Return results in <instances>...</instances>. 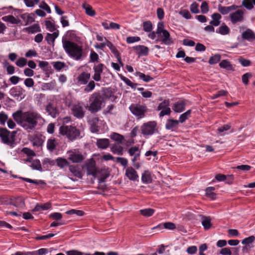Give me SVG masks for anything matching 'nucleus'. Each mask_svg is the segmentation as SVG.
I'll return each mask as SVG.
<instances>
[{
	"label": "nucleus",
	"instance_id": "obj_57",
	"mask_svg": "<svg viewBox=\"0 0 255 255\" xmlns=\"http://www.w3.org/2000/svg\"><path fill=\"white\" fill-rule=\"evenodd\" d=\"M190 113H191L190 110H188L185 113L181 115L180 116V118H179V121H178L179 123L180 122L181 123H182L184 122H185V120L188 118V117H189V115L190 114Z\"/></svg>",
	"mask_w": 255,
	"mask_h": 255
},
{
	"label": "nucleus",
	"instance_id": "obj_55",
	"mask_svg": "<svg viewBox=\"0 0 255 255\" xmlns=\"http://www.w3.org/2000/svg\"><path fill=\"white\" fill-rule=\"evenodd\" d=\"M66 213L68 215L76 214L78 216H82L84 214V212L83 211L75 209H71L67 211Z\"/></svg>",
	"mask_w": 255,
	"mask_h": 255
},
{
	"label": "nucleus",
	"instance_id": "obj_45",
	"mask_svg": "<svg viewBox=\"0 0 255 255\" xmlns=\"http://www.w3.org/2000/svg\"><path fill=\"white\" fill-rule=\"evenodd\" d=\"M94 81L95 80H91L88 83H87V85L84 89L85 92H91L95 89L96 86V83H95Z\"/></svg>",
	"mask_w": 255,
	"mask_h": 255
},
{
	"label": "nucleus",
	"instance_id": "obj_52",
	"mask_svg": "<svg viewBox=\"0 0 255 255\" xmlns=\"http://www.w3.org/2000/svg\"><path fill=\"white\" fill-rule=\"evenodd\" d=\"M221 56L220 54H215L214 56L211 57L209 60V63L210 64H215L217 63L221 59Z\"/></svg>",
	"mask_w": 255,
	"mask_h": 255
},
{
	"label": "nucleus",
	"instance_id": "obj_20",
	"mask_svg": "<svg viewBox=\"0 0 255 255\" xmlns=\"http://www.w3.org/2000/svg\"><path fill=\"white\" fill-rule=\"evenodd\" d=\"M69 170L75 177L81 179L83 173L77 165L70 164L69 165Z\"/></svg>",
	"mask_w": 255,
	"mask_h": 255
},
{
	"label": "nucleus",
	"instance_id": "obj_23",
	"mask_svg": "<svg viewBox=\"0 0 255 255\" xmlns=\"http://www.w3.org/2000/svg\"><path fill=\"white\" fill-rule=\"evenodd\" d=\"M212 20L210 21V24L214 26H218L220 24L222 16L221 14L215 12L212 14Z\"/></svg>",
	"mask_w": 255,
	"mask_h": 255
},
{
	"label": "nucleus",
	"instance_id": "obj_19",
	"mask_svg": "<svg viewBox=\"0 0 255 255\" xmlns=\"http://www.w3.org/2000/svg\"><path fill=\"white\" fill-rule=\"evenodd\" d=\"M126 175L129 180L133 181L136 180L138 178L137 172L131 167L126 169Z\"/></svg>",
	"mask_w": 255,
	"mask_h": 255
},
{
	"label": "nucleus",
	"instance_id": "obj_51",
	"mask_svg": "<svg viewBox=\"0 0 255 255\" xmlns=\"http://www.w3.org/2000/svg\"><path fill=\"white\" fill-rule=\"evenodd\" d=\"M141 180L143 183H149L151 181L150 175L148 171H145L142 174Z\"/></svg>",
	"mask_w": 255,
	"mask_h": 255
},
{
	"label": "nucleus",
	"instance_id": "obj_61",
	"mask_svg": "<svg viewBox=\"0 0 255 255\" xmlns=\"http://www.w3.org/2000/svg\"><path fill=\"white\" fill-rule=\"evenodd\" d=\"M90 58L91 61L92 62H97L99 59V56L98 54L93 50L91 51L90 55Z\"/></svg>",
	"mask_w": 255,
	"mask_h": 255
},
{
	"label": "nucleus",
	"instance_id": "obj_43",
	"mask_svg": "<svg viewBox=\"0 0 255 255\" xmlns=\"http://www.w3.org/2000/svg\"><path fill=\"white\" fill-rule=\"evenodd\" d=\"M101 175H100L98 180L99 183H103L105 180L107 179L110 175L109 172L105 169L101 170Z\"/></svg>",
	"mask_w": 255,
	"mask_h": 255
},
{
	"label": "nucleus",
	"instance_id": "obj_47",
	"mask_svg": "<svg viewBox=\"0 0 255 255\" xmlns=\"http://www.w3.org/2000/svg\"><path fill=\"white\" fill-rule=\"evenodd\" d=\"M26 30L29 33H34L40 31V28L38 24H34L25 28Z\"/></svg>",
	"mask_w": 255,
	"mask_h": 255
},
{
	"label": "nucleus",
	"instance_id": "obj_56",
	"mask_svg": "<svg viewBox=\"0 0 255 255\" xmlns=\"http://www.w3.org/2000/svg\"><path fill=\"white\" fill-rule=\"evenodd\" d=\"M252 77L251 73H246L244 74L242 77V80L245 85H248L249 83V79Z\"/></svg>",
	"mask_w": 255,
	"mask_h": 255
},
{
	"label": "nucleus",
	"instance_id": "obj_17",
	"mask_svg": "<svg viewBox=\"0 0 255 255\" xmlns=\"http://www.w3.org/2000/svg\"><path fill=\"white\" fill-rule=\"evenodd\" d=\"M46 112L53 118H56L59 114L58 110L54 104L49 103L46 107Z\"/></svg>",
	"mask_w": 255,
	"mask_h": 255
},
{
	"label": "nucleus",
	"instance_id": "obj_30",
	"mask_svg": "<svg viewBox=\"0 0 255 255\" xmlns=\"http://www.w3.org/2000/svg\"><path fill=\"white\" fill-rule=\"evenodd\" d=\"M58 31L54 32L53 33H47L45 39L49 44L54 45L55 39L58 36Z\"/></svg>",
	"mask_w": 255,
	"mask_h": 255
},
{
	"label": "nucleus",
	"instance_id": "obj_60",
	"mask_svg": "<svg viewBox=\"0 0 255 255\" xmlns=\"http://www.w3.org/2000/svg\"><path fill=\"white\" fill-rule=\"evenodd\" d=\"M238 60L240 64L244 67H248L250 66L251 64V61L248 59H246L241 57L238 59Z\"/></svg>",
	"mask_w": 255,
	"mask_h": 255
},
{
	"label": "nucleus",
	"instance_id": "obj_53",
	"mask_svg": "<svg viewBox=\"0 0 255 255\" xmlns=\"http://www.w3.org/2000/svg\"><path fill=\"white\" fill-rule=\"evenodd\" d=\"M136 74L141 79L145 82H148L153 80V78L150 77L149 75H146L144 73L139 72H137Z\"/></svg>",
	"mask_w": 255,
	"mask_h": 255
},
{
	"label": "nucleus",
	"instance_id": "obj_15",
	"mask_svg": "<svg viewBox=\"0 0 255 255\" xmlns=\"http://www.w3.org/2000/svg\"><path fill=\"white\" fill-rule=\"evenodd\" d=\"M72 111L73 115L77 118H82L84 116L83 108L80 104L73 105Z\"/></svg>",
	"mask_w": 255,
	"mask_h": 255
},
{
	"label": "nucleus",
	"instance_id": "obj_64",
	"mask_svg": "<svg viewBox=\"0 0 255 255\" xmlns=\"http://www.w3.org/2000/svg\"><path fill=\"white\" fill-rule=\"evenodd\" d=\"M22 151L28 156H34L36 155L33 150L27 147H24L22 149Z\"/></svg>",
	"mask_w": 255,
	"mask_h": 255
},
{
	"label": "nucleus",
	"instance_id": "obj_39",
	"mask_svg": "<svg viewBox=\"0 0 255 255\" xmlns=\"http://www.w3.org/2000/svg\"><path fill=\"white\" fill-rule=\"evenodd\" d=\"M215 189V188L214 187H209L206 189V196L212 200H214L216 198V194L213 192Z\"/></svg>",
	"mask_w": 255,
	"mask_h": 255
},
{
	"label": "nucleus",
	"instance_id": "obj_13",
	"mask_svg": "<svg viewBox=\"0 0 255 255\" xmlns=\"http://www.w3.org/2000/svg\"><path fill=\"white\" fill-rule=\"evenodd\" d=\"M104 64L100 63L94 66L93 70L94 71V74L92 77L94 80L97 82H99L101 80V74L103 71Z\"/></svg>",
	"mask_w": 255,
	"mask_h": 255
},
{
	"label": "nucleus",
	"instance_id": "obj_3",
	"mask_svg": "<svg viewBox=\"0 0 255 255\" xmlns=\"http://www.w3.org/2000/svg\"><path fill=\"white\" fill-rule=\"evenodd\" d=\"M89 102L90 105L87 106L88 110L92 113H95L101 110L104 97L99 92H95L90 97Z\"/></svg>",
	"mask_w": 255,
	"mask_h": 255
},
{
	"label": "nucleus",
	"instance_id": "obj_10",
	"mask_svg": "<svg viewBox=\"0 0 255 255\" xmlns=\"http://www.w3.org/2000/svg\"><path fill=\"white\" fill-rule=\"evenodd\" d=\"M169 106V101L168 100H164L160 103L157 107V110L161 111L159 113V116L163 117L165 115H169L171 113Z\"/></svg>",
	"mask_w": 255,
	"mask_h": 255
},
{
	"label": "nucleus",
	"instance_id": "obj_4",
	"mask_svg": "<svg viewBox=\"0 0 255 255\" xmlns=\"http://www.w3.org/2000/svg\"><path fill=\"white\" fill-rule=\"evenodd\" d=\"M59 134L66 136L69 140L73 141L80 136V131L75 127L62 125L59 128Z\"/></svg>",
	"mask_w": 255,
	"mask_h": 255
},
{
	"label": "nucleus",
	"instance_id": "obj_37",
	"mask_svg": "<svg viewBox=\"0 0 255 255\" xmlns=\"http://www.w3.org/2000/svg\"><path fill=\"white\" fill-rule=\"evenodd\" d=\"M57 165L61 168H63L67 166L70 165L68 160L64 158L59 157L56 160Z\"/></svg>",
	"mask_w": 255,
	"mask_h": 255
},
{
	"label": "nucleus",
	"instance_id": "obj_46",
	"mask_svg": "<svg viewBox=\"0 0 255 255\" xmlns=\"http://www.w3.org/2000/svg\"><path fill=\"white\" fill-rule=\"evenodd\" d=\"M253 3L255 5V0H243L242 1V5L249 10L254 7Z\"/></svg>",
	"mask_w": 255,
	"mask_h": 255
},
{
	"label": "nucleus",
	"instance_id": "obj_62",
	"mask_svg": "<svg viewBox=\"0 0 255 255\" xmlns=\"http://www.w3.org/2000/svg\"><path fill=\"white\" fill-rule=\"evenodd\" d=\"M116 161L120 163L122 166L126 167L128 164V161L124 157H118L116 158Z\"/></svg>",
	"mask_w": 255,
	"mask_h": 255
},
{
	"label": "nucleus",
	"instance_id": "obj_1",
	"mask_svg": "<svg viewBox=\"0 0 255 255\" xmlns=\"http://www.w3.org/2000/svg\"><path fill=\"white\" fill-rule=\"evenodd\" d=\"M62 46L65 52L71 58L76 60H81L83 57V49L81 46L69 40L63 38Z\"/></svg>",
	"mask_w": 255,
	"mask_h": 255
},
{
	"label": "nucleus",
	"instance_id": "obj_29",
	"mask_svg": "<svg viewBox=\"0 0 255 255\" xmlns=\"http://www.w3.org/2000/svg\"><path fill=\"white\" fill-rule=\"evenodd\" d=\"M32 145L34 146L40 147L43 143V140L42 138L41 135H34L31 140Z\"/></svg>",
	"mask_w": 255,
	"mask_h": 255
},
{
	"label": "nucleus",
	"instance_id": "obj_50",
	"mask_svg": "<svg viewBox=\"0 0 255 255\" xmlns=\"http://www.w3.org/2000/svg\"><path fill=\"white\" fill-rule=\"evenodd\" d=\"M11 204L17 207H23L24 206V201L22 198L17 197Z\"/></svg>",
	"mask_w": 255,
	"mask_h": 255
},
{
	"label": "nucleus",
	"instance_id": "obj_49",
	"mask_svg": "<svg viewBox=\"0 0 255 255\" xmlns=\"http://www.w3.org/2000/svg\"><path fill=\"white\" fill-rule=\"evenodd\" d=\"M141 214L145 217H150L154 213V210L151 208H147L140 210Z\"/></svg>",
	"mask_w": 255,
	"mask_h": 255
},
{
	"label": "nucleus",
	"instance_id": "obj_40",
	"mask_svg": "<svg viewBox=\"0 0 255 255\" xmlns=\"http://www.w3.org/2000/svg\"><path fill=\"white\" fill-rule=\"evenodd\" d=\"M173 110L177 113H180L185 109V104L182 102L176 103L173 108Z\"/></svg>",
	"mask_w": 255,
	"mask_h": 255
},
{
	"label": "nucleus",
	"instance_id": "obj_34",
	"mask_svg": "<svg viewBox=\"0 0 255 255\" xmlns=\"http://www.w3.org/2000/svg\"><path fill=\"white\" fill-rule=\"evenodd\" d=\"M2 19L3 21L9 22L11 24H19L20 22V19L14 17L12 15L4 16L2 17Z\"/></svg>",
	"mask_w": 255,
	"mask_h": 255
},
{
	"label": "nucleus",
	"instance_id": "obj_22",
	"mask_svg": "<svg viewBox=\"0 0 255 255\" xmlns=\"http://www.w3.org/2000/svg\"><path fill=\"white\" fill-rule=\"evenodd\" d=\"M90 77V73L83 72L78 76L77 80L81 84L86 85L88 83Z\"/></svg>",
	"mask_w": 255,
	"mask_h": 255
},
{
	"label": "nucleus",
	"instance_id": "obj_16",
	"mask_svg": "<svg viewBox=\"0 0 255 255\" xmlns=\"http://www.w3.org/2000/svg\"><path fill=\"white\" fill-rule=\"evenodd\" d=\"M58 145V139L51 137L48 139L46 143V147L50 152H53L56 150Z\"/></svg>",
	"mask_w": 255,
	"mask_h": 255
},
{
	"label": "nucleus",
	"instance_id": "obj_42",
	"mask_svg": "<svg viewBox=\"0 0 255 255\" xmlns=\"http://www.w3.org/2000/svg\"><path fill=\"white\" fill-rule=\"evenodd\" d=\"M24 112L21 111H17L12 115L14 120L21 125V122L22 121V117Z\"/></svg>",
	"mask_w": 255,
	"mask_h": 255
},
{
	"label": "nucleus",
	"instance_id": "obj_33",
	"mask_svg": "<svg viewBox=\"0 0 255 255\" xmlns=\"http://www.w3.org/2000/svg\"><path fill=\"white\" fill-rule=\"evenodd\" d=\"M51 205L49 203H46L43 204H37L33 210V211L38 212L41 211L47 210L50 209Z\"/></svg>",
	"mask_w": 255,
	"mask_h": 255
},
{
	"label": "nucleus",
	"instance_id": "obj_63",
	"mask_svg": "<svg viewBox=\"0 0 255 255\" xmlns=\"http://www.w3.org/2000/svg\"><path fill=\"white\" fill-rule=\"evenodd\" d=\"M65 66V64L64 62L57 61L56 62L53 67L57 71H60Z\"/></svg>",
	"mask_w": 255,
	"mask_h": 255
},
{
	"label": "nucleus",
	"instance_id": "obj_8",
	"mask_svg": "<svg viewBox=\"0 0 255 255\" xmlns=\"http://www.w3.org/2000/svg\"><path fill=\"white\" fill-rule=\"evenodd\" d=\"M245 10L238 9L229 15V18L233 24L242 22L244 20Z\"/></svg>",
	"mask_w": 255,
	"mask_h": 255
},
{
	"label": "nucleus",
	"instance_id": "obj_58",
	"mask_svg": "<svg viewBox=\"0 0 255 255\" xmlns=\"http://www.w3.org/2000/svg\"><path fill=\"white\" fill-rule=\"evenodd\" d=\"M27 63L26 59L21 57L19 58L15 62L16 65L19 67H23Z\"/></svg>",
	"mask_w": 255,
	"mask_h": 255
},
{
	"label": "nucleus",
	"instance_id": "obj_48",
	"mask_svg": "<svg viewBox=\"0 0 255 255\" xmlns=\"http://www.w3.org/2000/svg\"><path fill=\"white\" fill-rule=\"evenodd\" d=\"M152 28V24L150 21H146L143 23V29L144 31L147 32H151Z\"/></svg>",
	"mask_w": 255,
	"mask_h": 255
},
{
	"label": "nucleus",
	"instance_id": "obj_9",
	"mask_svg": "<svg viewBox=\"0 0 255 255\" xmlns=\"http://www.w3.org/2000/svg\"><path fill=\"white\" fill-rule=\"evenodd\" d=\"M83 167H85L88 175L96 176L99 172L96 168V162L93 158L88 160Z\"/></svg>",
	"mask_w": 255,
	"mask_h": 255
},
{
	"label": "nucleus",
	"instance_id": "obj_31",
	"mask_svg": "<svg viewBox=\"0 0 255 255\" xmlns=\"http://www.w3.org/2000/svg\"><path fill=\"white\" fill-rule=\"evenodd\" d=\"M230 32L229 27L225 23H223L222 25L216 30L217 33L223 35L229 34Z\"/></svg>",
	"mask_w": 255,
	"mask_h": 255
},
{
	"label": "nucleus",
	"instance_id": "obj_32",
	"mask_svg": "<svg viewBox=\"0 0 255 255\" xmlns=\"http://www.w3.org/2000/svg\"><path fill=\"white\" fill-rule=\"evenodd\" d=\"M202 219V225L206 230L209 229L211 227V219L209 217L200 215Z\"/></svg>",
	"mask_w": 255,
	"mask_h": 255
},
{
	"label": "nucleus",
	"instance_id": "obj_59",
	"mask_svg": "<svg viewBox=\"0 0 255 255\" xmlns=\"http://www.w3.org/2000/svg\"><path fill=\"white\" fill-rule=\"evenodd\" d=\"M255 239V237L254 236H251L243 240L242 243L244 245L248 246L249 244L252 243L254 241Z\"/></svg>",
	"mask_w": 255,
	"mask_h": 255
},
{
	"label": "nucleus",
	"instance_id": "obj_14",
	"mask_svg": "<svg viewBox=\"0 0 255 255\" xmlns=\"http://www.w3.org/2000/svg\"><path fill=\"white\" fill-rule=\"evenodd\" d=\"M239 6L233 4L229 6H223L219 4L218 6V11L223 15H226L229 13L231 11L235 10Z\"/></svg>",
	"mask_w": 255,
	"mask_h": 255
},
{
	"label": "nucleus",
	"instance_id": "obj_35",
	"mask_svg": "<svg viewBox=\"0 0 255 255\" xmlns=\"http://www.w3.org/2000/svg\"><path fill=\"white\" fill-rule=\"evenodd\" d=\"M110 137L112 140L120 144L123 143V140L124 139L123 135L117 132H112Z\"/></svg>",
	"mask_w": 255,
	"mask_h": 255
},
{
	"label": "nucleus",
	"instance_id": "obj_21",
	"mask_svg": "<svg viewBox=\"0 0 255 255\" xmlns=\"http://www.w3.org/2000/svg\"><path fill=\"white\" fill-rule=\"evenodd\" d=\"M242 37L249 41H252L255 40V33L251 29H247L242 33Z\"/></svg>",
	"mask_w": 255,
	"mask_h": 255
},
{
	"label": "nucleus",
	"instance_id": "obj_5",
	"mask_svg": "<svg viewBox=\"0 0 255 255\" xmlns=\"http://www.w3.org/2000/svg\"><path fill=\"white\" fill-rule=\"evenodd\" d=\"M16 133L14 131L10 132L6 128H0V138L1 141L11 147H14Z\"/></svg>",
	"mask_w": 255,
	"mask_h": 255
},
{
	"label": "nucleus",
	"instance_id": "obj_41",
	"mask_svg": "<svg viewBox=\"0 0 255 255\" xmlns=\"http://www.w3.org/2000/svg\"><path fill=\"white\" fill-rule=\"evenodd\" d=\"M28 161L31 162L30 166L33 169L37 170L40 171L42 170L41 165L39 160L35 159L32 161L30 160H28Z\"/></svg>",
	"mask_w": 255,
	"mask_h": 255
},
{
	"label": "nucleus",
	"instance_id": "obj_12",
	"mask_svg": "<svg viewBox=\"0 0 255 255\" xmlns=\"http://www.w3.org/2000/svg\"><path fill=\"white\" fill-rule=\"evenodd\" d=\"M157 35L158 39L156 40V41H161L162 43L167 45H169L173 42L168 31H163Z\"/></svg>",
	"mask_w": 255,
	"mask_h": 255
},
{
	"label": "nucleus",
	"instance_id": "obj_6",
	"mask_svg": "<svg viewBox=\"0 0 255 255\" xmlns=\"http://www.w3.org/2000/svg\"><path fill=\"white\" fill-rule=\"evenodd\" d=\"M140 130L144 136L151 135L158 131L157 123L155 121L145 123L140 127Z\"/></svg>",
	"mask_w": 255,
	"mask_h": 255
},
{
	"label": "nucleus",
	"instance_id": "obj_38",
	"mask_svg": "<svg viewBox=\"0 0 255 255\" xmlns=\"http://www.w3.org/2000/svg\"><path fill=\"white\" fill-rule=\"evenodd\" d=\"M83 7L85 10L86 13L91 16H94L96 14L95 11L93 9L92 7L86 3L83 4Z\"/></svg>",
	"mask_w": 255,
	"mask_h": 255
},
{
	"label": "nucleus",
	"instance_id": "obj_2",
	"mask_svg": "<svg viewBox=\"0 0 255 255\" xmlns=\"http://www.w3.org/2000/svg\"><path fill=\"white\" fill-rule=\"evenodd\" d=\"M41 118L40 115L36 112H24L21 126L28 132L33 130L37 126L38 121Z\"/></svg>",
	"mask_w": 255,
	"mask_h": 255
},
{
	"label": "nucleus",
	"instance_id": "obj_7",
	"mask_svg": "<svg viewBox=\"0 0 255 255\" xmlns=\"http://www.w3.org/2000/svg\"><path fill=\"white\" fill-rule=\"evenodd\" d=\"M129 109L131 113L138 119L144 118L145 113L148 111V109L145 105L139 104H132L129 106Z\"/></svg>",
	"mask_w": 255,
	"mask_h": 255
},
{
	"label": "nucleus",
	"instance_id": "obj_44",
	"mask_svg": "<svg viewBox=\"0 0 255 255\" xmlns=\"http://www.w3.org/2000/svg\"><path fill=\"white\" fill-rule=\"evenodd\" d=\"M56 86L55 81H52L49 83H44L42 85V89L45 90H52Z\"/></svg>",
	"mask_w": 255,
	"mask_h": 255
},
{
	"label": "nucleus",
	"instance_id": "obj_54",
	"mask_svg": "<svg viewBox=\"0 0 255 255\" xmlns=\"http://www.w3.org/2000/svg\"><path fill=\"white\" fill-rule=\"evenodd\" d=\"M122 80L128 86L132 89H135L137 86V84L132 83L129 79L125 77H123Z\"/></svg>",
	"mask_w": 255,
	"mask_h": 255
},
{
	"label": "nucleus",
	"instance_id": "obj_26",
	"mask_svg": "<svg viewBox=\"0 0 255 255\" xmlns=\"http://www.w3.org/2000/svg\"><path fill=\"white\" fill-rule=\"evenodd\" d=\"M133 49L138 54L147 55L148 53L149 49L147 47L143 45H136L133 47Z\"/></svg>",
	"mask_w": 255,
	"mask_h": 255
},
{
	"label": "nucleus",
	"instance_id": "obj_18",
	"mask_svg": "<svg viewBox=\"0 0 255 255\" xmlns=\"http://www.w3.org/2000/svg\"><path fill=\"white\" fill-rule=\"evenodd\" d=\"M107 46L110 48L111 52L114 54L115 56L118 59L119 63L122 66H123V64L121 61L120 53L119 52L116 47L110 41H107Z\"/></svg>",
	"mask_w": 255,
	"mask_h": 255
},
{
	"label": "nucleus",
	"instance_id": "obj_36",
	"mask_svg": "<svg viewBox=\"0 0 255 255\" xmlns=\"http://www.w3.org/2000/svg\"><path fill=\"white\" fill-rule=\"evenodd\" d=\"M219 66L221 68L226 69L229 71H233L234 68L232 64L227 60H223L220 63Z\"/></svg>",
	"mask_w": 255,
	"mask_h": 255
},
{
	"label": "nucleus",
	"instance_id": "obj_28",
	"mask_svg": "<svg viewBox=\"0 0 255 255\" xmlns=\"http://www.w3.org/2000/svg\"><path fill=\"white\" fill-rule=\"evenodd\" d=\"M96 144L98 148L106 149L109 146L110 141L108 138L98 139Z\"/></svg>",
	"mask_w": 255,
	"mask_h": 255
},
{
	"label": "nucleus",
	"instance_id": "obj_25",
	"mask_svg": "<svg viewBox=\"0 0 255 255\" xmlns=\"http://www.w3.org/2000/svg\"><path fill=\"white\" fill-rule=\"evenodd\" d=\"M179 121L173 119H168L165 125V128L168 130H174L178 127Z\"/></svg>",
	"mask_w": 255,
	"mask_h": 255
},
{
	"label": "nucleus",
	"instance_id": "obj_24",
	"mask_svg": "<svg viewBox=\"0 0 255 255\" xmlns=\"http://www.w3.org/2000/svg\"><path fill=\"white\" fill-rule=\"evenodd\" d=\"M21 18L25 22V25H28L34 21V14L25 13L21 15Z\"/></svg>",
	"mask_w": 255,
	"mask_h": 255
},
{
	"label": "nucleus",
	"instance_id": "obj_11",
	"mask_svg": "<svg viewBox=\"0 0 255 255\" xmlns=\"http://www.w3.org/2000/svg\"><path fill=\"white\" fill-rule=\"evenodd\" d=\"M68 159L73 163H80L84 159V157L80 151L74 150L68 152Z\"/></svg>",
	"mask_w": 255,
	"mask_h": 255
},
{
	"label": "nucleus",
	"instance_id": "obj_27",
	"mask_svg": "<svg viewBox=\"0 0 255 255\" xmlns=\"http://www.w3.org/2000/svg\"><path fill=\"white\" fill-rule=\"evenodd\" d=\"M111 151L114 154L122 155L124 153V147L118 144H113L111 146Z\"/></svg>",
	"mask_w": 255,
	"mask_h": 255
}]
</instances>
